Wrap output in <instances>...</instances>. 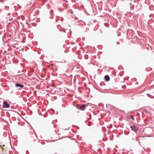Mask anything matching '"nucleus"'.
<instances>
[{
    "label": "nucleus",
    "instance_id": "nucleus-4",
    "mask_svg": "<svg viewBox=\"0 0 154 154\" xmlns=\"http://www.w3.org/2000/svg\"><path fill=\"white\" fill-rule=\"evenodd\" d=\"M15 85L17 87H20L21 88H23L24 86L23 85L20 84H17Z\"/></svg>",
    "mask_w": 154,
    "mask_h": 154
},
{
    "label": "nucleus",
    "instance_id": "nucleus-2",
    "mask_svg": "<svg viewBox=\"0 0 154 154\" xmlns=\"http://www.w3.org/2000/svg\"><path fill=\"white\" fill-rule=\"evenodd\" d=\"M131 128L132 130L135 132L137 131L139 129V128L138 127L134 125H132L131 126Z\"/></svg>",
    "mask_w": 154,
    "mask_h": 154
},
{
    "label": "nucleus",
    "instance_id": "nucleus-6",
    "mask_svg": "<svg viewBox=\"0 0 154 154\" xmlns=\"http://www.w3.org/2000/svg\"><path fill=\"white\" fill-rule=\"evenodd\" d=\"M131 118L133 120H134V118L133 116H131Z\"/></svg>",
    "mask_w": 154,
    "mask_h": 154
},
{
    "label": "nucleus",
    "instance_id": "nucleus-3",
    "mask_svg": "<svg viewBox=\"0 0 154 154\" xmlns=\"http://www.w3.org/2000/svg\"><path fill=\"white\" fill-rule=\"evenodd\" d=\"M3 106L5 108H8L9 107V105L6 102H3Z\"/></svg>",
    "mask_w": 154,
    "mask_h": 154
},
{
    "label": "nucleus",
    "instance_id": "nucleus-1",
    "mask_svg": "<svg viewBox=\"0 0 154 154\" xmlns=\"http://www.w3.org/2000/svg\"><path fill=\"white\" fill-rule=\"evenodd\" d=\"M86 105L85 104H84L81 105L80 104H78L76 106V107L78 109L82 110H84Z\"/></svg>",
    "mask_w": 154,
    "mask_h": 154
},
{
    "label": "nucleus",
    "instance_id": "nucleus-7",
    "mask_svg": "<svg viewBox=\"0 0 154 154\" xmlns=\"http://www.w3.org/2000/svg\"><path fill=\"white\" fill-rule=\"evenodd\" d=\"M4 52V53H5L6 52V51H5Z\"/></svg>",
    "mask_w": 154,
    "mask_h": 154
},
{
    "label": "nucleus",
    "instance_id": "nucleus-5",
    "mask_svg": "<svg viewBox=\"0 0 154 154\" xmlns=\"http://www.w3.org/2000/svg\"><path fill=\"white\" fill-rule=\"evenodd\" d=\"M104 78L107 81H109L110 79L108 75H106L104 77Z\"/></svg>",
    "mask_w": 154,
    "mask_h": 154
}]
</instances>
